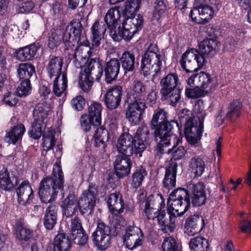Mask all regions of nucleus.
<instances>
[{
  "label": "nucleus",
  "mask_w": 251,
  "mask_h": 251,
  "mask_svg": "<svg viewBox=\"0 0 251 251\" xmlns=\"http://www.w3.org/2000/svg\"><path fill=\"white\" fill-rule=\"evenodd\" d=\"M189 166L195 176H200L204 171L205 163L201 156L196 155L190 159Z\"/></svg>",
  "instance_id": "39"
},
{
  "label": "nucleus",
  "mask_w": 251,
  "mask_h": 251,
  "mask_svg": "<svg viewBox=\"0 0 251 251\" xmlns=\"http://www.w3.org/2000/svg\"><path fill=\"white\" fill-rule=\"evenodd\" d=\"M177 164L172 163L166 169V173L163 180L164 188L169 191L174 188L176 184Z\"/></svg>",
  "instance_id": "29"
},
{
  "label": "nucleus",
  "mask_w": 251,
  "mask_h": 251,
  "mask_svg": "<svg viewBox=\"0 0 251 251\" xmlns=\"http://www.w3.org/2000/svg\"><path fill=\"white\" fill-rule=\"evenodd\" d=\"M147 175V172L144 169L142 168L136 170L132 175L131 186L135 188L140 187Z\"/></svg>",
  "instance_id": "56"
},
{
  "label": "nucleus",
  "mask_w": 251,
  "mask_h": 251,
  "mask_svg": "<svg viewBox=\"0 0 251 251\" xmlns=\"http://www.w3.org/2000/svg\"><path fill=\"white\" fill-rule=\"evenodd\" d=\"M95 67H97L98 69V74H95L97 76L96 79L98 80L102 75V69L100 66L99 58L91 59L89 62L87 61L85 64H84L82 67L79 69H80V72H83L84 74L91 75L95 74L94 69Z\"/></svg>",
  "instance_id": "32"
},
{
  "label": "nucleus",
  "mask_w": 251,
  "mask_h": 251,
  "mask_svg": "<svg viewBox=\"0 0 251 251\" xmlns=\"http://www.w3.org/2000/svg\"><path fill=\"white\" fill-rule=\"evenodd\" d=\"M122 67L125 72L133 71L136 64L135 55L128 51H125L120 58Z\"/></svg>",
  "instance_id": "42"
},
{
  "label": "nucleus",
  "mask_w": 251,
  "mask_h": 251,
  "mask_svg": "<svg viewBox=\"0 0 251 251\" xmlns=\"http://www.w3.org/2000/svg\"><path fill=\"white\" fill-rule=\"evenodd\" d=\"M123 89L120 86H116L107 90L104 97V102L109 109H114L120 104Z\"/></svg>",
  "instance_id": "16"
},
{
  "label": "nucleus",
  "mask_w": 251,
  "mask_h": 251,
  "mask_svg": "<svg viewBox=\"0 0 251 251\" xmlns=\"http://www.w3.org/2000/svg\"><path fill=\"white\" fill-rule=\"evenodd\" d=\"M201 18H196L198 24H205L209 22L213 16L214 12L211 7L203 5L199 6Z\"/></svg>",
  "instance_id": "49"
},
{
  "label": "nucleus",
  "mask_w": 251,
  "mask_h": 251,
  "mask_svg": "<svg viewBox=\"0 0 251 251\" xmlns=\"http://www.w3.org/2000/svg\"><path fill=\"white\" fill-rule=\"evenodd\" d=\"M188 189L190 192L191 195L205 193V186L204 184L202 182L190 184Z\"/></svg>",
  "instance_id": "63"
},
{
  "label": "nucleus",
  "mask_w": 251,
  "mask_h": 251,
  "mask_svg": "<svg viewBox=\"0 0 251 251\" xmlns=\"http://www.w3.org/2000/svg\"><path fill=\"white\" fill-rule=\"evenodd\" d=\"M92 52V49L88 46L83 44L79 45L75 49L72 58L75 67L78 69L85 64Z\"/></svg>",
  "instance_id": "18"
},
{
  "label": "nucleus",
  "mask_w": 251,
  "mask_h": 251,
  "mask_svg": "<svg viewBox=\"0 0 251 251\" xmlns=\"http://www.w3.org/2000/svg\"><path fill=\"white\" fill-rule=\"evenodd\" d=\"M162 57L155 45L150 44L147 50L142 55L141 60V72L145 75L152 74L156 75L161 70Z\"/></svg>",
  "instance_id": "5"
},
{
  "label": "nucleus",
  "mask_w": 251,
  "mask_h": 251,
  "mask_svg": "<svg viewBox=\"0 0 251 251\" xmlns=\"http://www.w3.org/2000/svg\"><path fill=\"white\" fill-rule=\"evenodd\" d=\"M154 199L152 196H149L147 200L143 201L144 214L149 219L153 220L157 216L160 211L159 202Z\"/></svg>",
  "instance_id": "22"
},
{
  "label": "nucleus",
  "mask_w": 251,
  "mask_h": 251,
  "mask_svg": "<svg viewBox=\"0 0 251 251\" xmlns=\"http://www.w3.org/2000/svg\"><path fill=\"white\" fill-rule=\"evenodd\" d=\"M25 132V128L22 124H19L11 127L6 132L4 137V141L8 144L15 145L21 141Z\"/></svg>",
  "instance_id": "24"
},
{
  "label": "nucleus",
  "mask_w": 251,
  "mask_h": 251,
  "mask_svg": "<svg viewBox=\"0 0 251 251\" xmlns=\"http://www.w3.org/2000/svg\"><path fill=\"white\" fill-rule=\"evenodd\" d=\"M82 29L81 23L75 21L71 22L66 26L63 36L60 30H54L49 38L48 47L51 49H54L60 44L62 39L66 46L74 47L80 41Z\"/></svg>",
  "instance_id": "3"
},
{
  "label": "nucleus",
  "mask_w": 251,
  "mask_h": 251,
  "mask_svg": "<svg viewBox=\"0 0 251 251\" xmlns=\"http://www.w3.org/2000/svg\"><path fill=\"white\" fill-rule=\"evenodd\" d=\"M120 67V63L117 59H113L106 63L104 70L106 82L111 83L116 79Z\"/></svg>",
  "instance_id": "27"
},
{
  "label": "nucleus",
  "mask_w": 251,
  "mask_h": 251,
  "mask_svg": "<svg viewBox=\"0 0 251 251\" xmlns=\"http://www.w3.org/2000/svg\"><path fill=\"white\" fill-rule=\"evenodd\" d=\"M143 240V235L140 229L135 226L126 228L123 237L126 248L133 250L141 246Z\"/></svg>",
  "instance_id": "12"
},
{
  "label": "nucleus",
  "mask_w": 251,
  "mask_h": 251,
  "mask_svg": "<svg viewBox=\"0 0 251 251\" xmlns=\"http://www.w3.org/2000/svg\"><path fill=\"white\" fill-rule=\"evenodd\" d=\"M13 186L8 170L3 167L0 171V190L9 191Z\"/></svg>",
  "instance_id": "44"
},
{
  "label": "nucleus",
  "mask_w": 251,
  "mask_h": 251,
  "mask_svg": "<svg viewBox=\"0 0 251 251\" xmlns=\"http://www.w3.org/2000/svg\"><path fill=\"white\" fill-rule=\"evenodd\" d=\"M129 156H117L114 163L115 174L119 177H123L129 175L131 168V162Z\"/></svg>",
  "instance_id": "19"
},
{
  "label": "nucleus",
  "mask_w": 251,
  "mask_h": 251,
  "mask_svg": "<svg viewBox=\"0 0 251 251\" xmlns=\"http://www.w3.org/2000/svg\"><path fill=\"white\" fill-rule=\"evenodd\" d=\"M156 200L159 202L160 204V211L156 217L158 225L165 233L173 232L176 227V224L178 221L177 216H175L174 214H172L168 211L169 215V218H168L165 211L162 210L165 206V202L161 194L157 195Z\"/></svg>",
  "instance_id": "9"
},
{
  "label": "nucleus",
  "mask_w": 251,
  "mask_h": 251,
  "mask_svg": "<svg viewBox=\"0 0 251 251\" xmlns=\"http://www.w3.org/2000/svg\"><path fill=\"white\" fill-rule=\"evenodd\" d=\"M180 63L182 68L186 72L190 73L201 69L206 60L198 50L191 49L182 54Z\"/></svg>",
  "instance_id": "7"
},
{
  "label": "nucleus",
  "mask_w": 251,
  "mask_h": 251,
  "mask_svg": "<svg viewBox=\"0 0 251 251\" xmlns=\"http://www.w3.org/2000/svg\"><path fill=\"white\" fill-rule=\"evenodd\" d=\"M50 107V101H43L37 104L33 111L34 120L44 122L49 115Z\"/></svg>",
  "instance_id": "34"
},
{
  "label": "nucleus",
  "mask_w": 251,
  "mask_h": 251,
  "mask_svg": "<svg viewBox=\"0 0 251 251\" xmlns=\"http://www.w3.org/2000/svg\"><path fill=\"white\" fill-rule=\"evenodd\" d=\"M63 184V173L61 167L56 164L53 166L52 176L44 178L40 182L38 193L42 201L48 203L53 201Z\"/></svg>",
  "instance_id": "2"
},
{
  "label": "nucleus",
  "mask_w": 251,
  "mask_h": 251,
  "mask_svg": "<svg viewBox=\"0 0 251 251\" xmlns=\"http://www.w3.org/2000/svg\"><path fill=\"white\" fill-rule=\"evenodd\" d=\"M149 129L147 126L142 125L136 131L135 142L138 146L137 151H143L146 148L149 139Z\"/></svg>",
  "instance_id": "28"
},
{
  "label": "nucleus",
  "mask_w": 251,
  "mask_h": 251,
  "mask_svg": "<svg viewBox=\"0 0 251 251\" xmlns=\"http://www.w3.org/2000/svg\"><path fill=\"white\" fill-rule=\"evenodd\" d=\"M177 138L179 139V142L176 145L174 144L173 140L171 141L170 144L167 147H164L163 148L165 150L164 152H160L157 149V151L161 154L164 153H170L172 150V158L175 160H178L182 159L186 153V150L183 146H179L176 149V147L179 144L181 141L180 137Z\"/></svg>",
  "instance_id": "36"
},
{
  "label": "nucleus",
  "mask_w": 251,
  "mask_h": 251,
  "mask_svg": "<svg viewBox=\"0 0 251 251\" xmlns=\"http://www.w3.org/2000/svg\"><path fill=\"white\" fill-rule=\"evenodd\" d=\"M110 228L104 223L98 222L97 226L92 234V239L94 244L100 250L104 251L108 248L110 244Z\"/></svg>",
  "instance_id": "10"
},
{
  "label": "nucleus",
  "mask_w": 251,
  "mask_h": 251,
  "mask_svg": "<svg viewBox=\"0 0 251 251\" xmlns=\"http://www.w3.org/2000/svg\"><path fill=\"white\" fill-rule=\"evenodd\" d=\"M102 109L101 105L98 102H93L88 107V116L91 118L96 126H100L101 124Z\"/></svg>",
  "instance_id": "43"
},
{
  "label": "nucleus",
  "mask_w": 251,
  "mask_h": 251,
  "mask_svg": "<svg viewBox=\"0 0 251 251\" xmlns=\"http://www.w3.org/2000/svg\"><path fill=\"white\" fill-rule=\"evenodd\" d=\"M189 247L191 251H207L208 242L206 239L197 236L191 239Z\"/></svg>",
  "instance_id": "47"
},
{
  "label": "nucleus",
  "mask_w": 251,
  "mask_h": 251,
  "mask_svg": "<svg viewBox=\"0 0 251 251\" xmlns=\"http://www.w3.org/2000/svg\"><path fill=\"white\" fill-rule=\"evenodd\" d=\"M62 214L67 218L74 215L78 208L77 201L74 194L69 195L63 201L61 205Z\"/></svg>",
  "instance_id": "26"
},
{
  "label": "nucleus",
  "mask_w": 251,
  "mask_h": 251,
  "mask_svg": "<svg viewBox=\"0 0 251 251\" xmlns=\"http://www.w3.org/2000/svg\"><path fill=\"white\" fill-rule=\"evenodd\" d=\"M121 15L117 7L110 8L108 10L104 18V21L109 28V31L110 29L116 28L120 22Z\"/></svg>",
  "instance_id": "38"
},
{
  "label": "nucleus",
  "mask_w": 251,
  "mask_h": 251,
  "mask_svg": "<svg viewBox=\"0 0 251 251\" xmlns=\"http://www.w3.org/2000/svg\"><path fill=\"white\" fill-rule=\"evenodd\" d=\"M107 25L103 22H96L91 27L93 45L98 47L103 38Z\"/></svg>",
  "instance_id": "33"
},
{
  "label": "nucleus",
  "mask_w": 251,
  "mask_h": 251,
  "mask_svg": "<svg viewBox=\"0 0 251 251\" xmlns=\"http://www.w3.org/2000/svg\"><path fill=\"white\" fill-rule=\"evenodd\" d=\"M71 249V241L65 233H60L55 236L53 241L54 251H70Z\"/></svg>",
  "instance_id": "35"
},
{
  "label": "nucleus",
  "mask_w": 251,
  "mask_h": 251,
  "mask_svg": "<svg viewBox=\"0 0 251 251\" xmlns=\"http://www.w3.org/2000/svg\"><path fill=\"white\" fill-rule=\"evenodd\" d=\"M46 125L44 122H39L34 120L29 134L30 137L35 139H38L45 128Z\"/></svg>",
  "instance_id": "53"
},
{
  "label": "nucleus",
  "mask_w": 251,
  "mask_h": 251,
  "mask_svg": "<svg viewBox=\"0 0 251 251\" xmlns=\"http://www.w3.org/2000/svg\"><path fill=\"white\" fill-rule=\"evenodd\" d=\"M126 17V20L123 22L131 26L133 30H135L136 32L142 29L144 22L142 16L138 14Z\"/></svg>",
  "instance_id": "51"
},
{
  "label": "nucleus",
  "mask_w": 251,
  "mask_h": 251,
  "mask_svg": "<svg viewBox=\"0 0 251 251\" xmlns=\"http://www.w3.org/2000/svg\"><path fill=\"white\" fill-rule=\"evenodd\" d=\"M53 79V92L57 97L61 96L67 87L68 80L66 74H62L61 76H55Z\"/></svg>",
  "instance_id": "40"
},
{
  "label": "nucleus",
  "mask_w": 251,
  "mask_h": 251,
  "mask_svg": "<svg viewBox=\"0 0 251 251\" xmlns=\"http://www.w3.org/2000/svg\"><path fill=\"white\" fill-rule=\"evenodd\" d=\"M70 232L71 237L75 244L82 246L87 243V236L84 233L81 220L77 217L71 221Z\"/></svg>",
  "instance_id": "15"
},
{
  "label": "nucleus",
  "mask_w": 251,
  "mask_h": 251,
  "mask_svg": "<svg viewBox=\"0 0 251 251\" xmlns=\"http://www.w3.org/2000/svg\"><path fill=\"white\" fill-rule=\"evenodd\" d=\"M168 211L175 216L178 217L183 215L188 210L190 205L189 199L184 200L168 201Z\"/></svg>",
  "instance_id": "23"
},
{
  "label": "nucleus",
  "mask_w": 251,
  "mask_h": 251,
  "mask_svg": "<svg viewBox=\"0 0 251 251\" xmlns=\"http://www.w3.org/2000/svg\"><path fill=\"white\" fill-rule=\"evenodd\" d=\"M151 82L143 83L140 81L135 82L130 92V95L134 101L145 102V96L150 87Z\"/></svg>",
  "instance_id": "30"
},
{
  "label": "nucleus",
  "mask_w": 251,
  "mask_h": 251,
  "mask_svg": "<svg viewBox=\"0 0 251 251\" xmlns=\"http://www.w3.org/2000/svg\"><path fill=\"white\" fill-rule=\"evenodd\" d=\"M197 79V85L202 90L210 88L213 80L210 74L203 72L198 74Z\"/></svg>",
  "instance_id": "54"
},
{
  "label": "nucleus",
  "mask_w": 251,
  "mask_h": 251,
  "mask_svg": "<svg viewBox=\"0 0 251 251\" xmlns=\"http://www.w3.org/2000/svg\"><path fill=\"white\" fill-rule=\"evenodd\" d=\"M208 92V90H202L198 85L193 88H186L185 90L186 97L192 99L203 97Z\"/></svg>",
  "instance_id": "57"
},
{
  "label": "nucleus",
  "mask_w": 251,
  "mask_h": 251,
  "mask_svg": "<svg viewBox=\"0 0 251 251\" xmlns=\"http://www.w3.org/2000/svg\"><path fill=\"white\" fill-rule=\"evenodd\" d=\"M15 235L19 241L25 242L32 237L33 231L28 227L17 224L15 227Z\"/></svg>",
  "instance_id": "45"
},
{
  "label": "nucleus",
  "mask_w": 251,
  "mask_h": 251,
  "mask_svg": "<svg viewBox=\"0 0 251 251\" xmlns=\"http://www.w3.org/2000/svg\"><path fill=\"white\" fill-rule=\"evenodd\" d=\"M80 125L83 131L87 132L89 131L92 125L96 126L93 123V121L87 114L82 115L80 120Z\"/></svg>",
  "instance_id": "62"
},
{
  "label": "nucleus",
  "mask_w": 251,
  "mask_h": 251,
  "mask_svg": "<svg viewBox=\"0 0 251 251\" xmlns=\"http://www.w3.org/2000/svg\"><path fill=\"white\" fill-rule=\"evenodd\" d=\"M140 0H127L125 2L124 14L126 17L131 16L137 12L140 7Z\"/></svg>",
  "instance_id": "50"
},
{
  "label": "nucleus",
  "mask_w": 251,
  "mask_h": 251,
  "mask_svg": "<svg viewBox=\"0 0 251 251\" xmlns=\"http://www.w3.org/2000/svg\"><path fill=\"white\" fill-rule=\"evenodd\" d=\"M116 146L119 153L126 156H130L133 154H140L142 152L137 151V145L132 135L128 133L123 134L119 137Z\"/></svg>",
  "instance_id": "11"
},
{
  "label": "nucleus",
  "mask_w": 251,
  "mask_h": 251,
  "mask_svg": "<svg viewBox=\"0 0 251 251\" xmlns=\"http://www.w3.org/2000/svg\"><path fill=\"white\" fill-rule=\"evenodd\" d=\"M146 107L145 102L133 101L128 104L126 110V118L131 124H137L141 120V115Z\"/></svg>",
  "instance_id": "14"
},
{
  "label": "nucleus",
  "mask_w": 251,
  "mask_h": 251,
  "mask_svg": "<svg viewBox=\"0 0 251 251\" xmlns=\"http://www.w3.org/2000/svg\"><path fill=\"white\" fill-rule=\"evenodd\" d=\"M58 207L50 204L47 208L44 217V225L47 229H52L56 225L57 219Z\"/></svg>",
  "instance_id": "31"
},
{
  "label": "nucleus",
  "mask_w": 251,
  "mask_h": 251,
  "mask_svg": "<svg viewBox=\"0 0 251 251\" xmlns=\"http://www.w3.org/2000/svg\"><path fill=\"white\" fill-rule=\"evenodd\" d=\"M200 53L205 57L212 58L220 51L221 43L216 39L206 38L198 45Z\"/></svg>",
  "instance_id": "13"
},
{
  "label": "nucleus",
  "mask_w": 251,
  "mask_h": 251,
  "mask_svg": "<svg viewBox=\"0 0 251 251\" xmlns=\"http://www.w3.org/2000/svg\"><path fill=\"white\" fill-rule=\"evenodd\" d=\"M242 107V104L240 100H234L229 105L226 114V118L231 121H235L240 116Z\"/></svg>",
  "instance_id": "48"
},
{
  "label": "nucleus",
  "mask_w": 251,
  "mask_h": 251,
  "mask_svg": "<svg viewBox=\"0 0 251 251\" xmlns=\"http://www.w3.org/2000/svg\"><path fill=\"white\" fill-rule=\"evenodd\" d=\"M179 78L176 73H171L160 80V94L162 100H166L170 105L176 106L181 98V90L177 87Z\"/></svg>",
  "instance_id": "4"
},
{
  "label": "nucleus",
  "mask_w": 251,
  "mask_h": 251,
  "mask_svg": "<svg viewBox=\"0 0 251 251\" xmlns=\"http://www.w3.org/2000/svg\"><path fill=\"white\" fill-rule=\"evenodd\" d=\"M55 131L52 130L48 131L45 133L42 143L44 151H48L54 147L55 143Z\"/></svg>",
  "instance_id": "55"
},
{
  "label": "nucleus",
  "mask_w": 251,
  "mask_h": 251,
  "mask_svg": "<svg viewBox=\"0 0 251 251\" xmlns=\"http://www.w3.org/2000/svg\"><path fill=\"white\" fill-rule=\"evenodd\" d=\"M162 249L163 251H179L176 240L171 236L164 238Z\"/></svg>",
  "instance_id": "58"
},
{
  "label": "nucleus",
  "mask_w": 251,
  "mask_h": 251,
  "mask_svg": "<svg viewBox=\"0 0 251 251\" xmlns=\"http://www.w3.org/2000/svg\"><path fill=\"white\" fill-rule=\"evenodd\" d=\"M178 117L181 123H185L184 133L187 141L190 144L196 146L203 132V124L200 122L199 126L195 125L193 122L195 117H192V112L186 108L180 111Z\"/></svg>",
  "instance_id": "6"
},
{
  "label": "nucleus",
  "mask_w": 251,
  "mask_h": 251,
  "mask_svg": "<svg viewBox=\"0 0 251 251\" xmlns=\"http://www.w3.org/2000/svg\"><path fill=\"white\" fill-rule=\"evenodd\" d=\"M97 194V187L93 184H90L88 189L83 192L79 200L77 201L78 208L81 214H93L98 200Z\"/></svg>",
  "instance_id": "8"
},
{
  "label": "nucleus",
  "mask_w": 251,
  "mask_h": 251,
  "mask_svg": "<svg viewBox=\"0 0 251 251\" xmlns=\"http://www.w3.org/2000/svg\"><path fill=\"white\" fill-rule=\"evenodd\" d=\"M203 226V220L201 217L197 215L190 216L185 221V233L189 236H193L199 233Z\"/></svg>",
  "instance_id": "20"
},
{
  "label": "nucleus",
  "mask_w": 251,
  "mask_h": 251,
  "mask_svg": "<svg viewBox=\"0 0 251 251\" xmlns=\"http://www.w3.org/2000/svg\"><path fill=\"white\" fill-rule=\"evenodd\" d=\"M18 202L20 205H26L30 204L33 198V191L28 181H23L16 190Z\"/></svg>",
  "instance_id": "17"
},
{
  "label": "nucleus",
  "mask_w": 251,
  "mask_h": 251,
  "mask_svg": "<svg viewBox=\"0 0 251 251\" xmlns=\"http://www.w3.org/2000/svg\"><path fill=\"white\" fill-rule=\"evenodd\" d=\"M136 33L135 30H133L129 25L126 24L124 22H122V26H119L118 30L116 28L110 29V36L115 41H119L122 39L129 40L133 35Z\"/></svg>",
  "instance_id": "21"
},
{
  "label": "nucleus",
  "mask_w": 251,
  "mask_h": 251,
  "mask_svg": "<svg viewBox=\"0 0 251 251\" xmlns=\"http://www.w3.org/2000/svg\"><path fill=\"white\" fill-rule=\"evenodd\" d=\"M93 85L92 76L80 72L78 77V85L79 88L85 92L90 90Z\"/></svg>",
  "instance_id": "52"
},
{
  "label": "nucleus",
  "mask_w": 251,
  "mask_h": 251,
  "mask_svg": "<svg viewBox=\"0 0 251 251\" xmlns=\"http://www.w3.org/2000/svg\"><path fill=\"white\" fill-rule=\"evenodd\" d=\"M157 93L156 85L153 82H151V84H150V87L147 91L146 97V100L151 106H152L156 103Z\"/></svg>",
  "instance_id": "59"
},
{
  "label": "nucleus",
  "mask_w": 251,
  "mask_h": 251,
  "mask_svg": "<svg viewBox=\"0 0 251 251\" xmlns=\"http://www.w3.org/2000/svg\"><path fill=\"white\" fill-rule=\"evenodd\" d=\"M189 199L187 191L184 188H178L173 191L170 195L168 200H184Z\"/></svg>",
  "instance_id": "60"
},
{
  "label": "nucleus",
  "mask_w": 251,
  "mask_h": 251,
  "mask_svg": "<svg viewBox=\"0 0 251 251\" xmlns=\"http://www.w3.org/2000/svg\"><path fill=\"white\" fill-rule=\"evenodd\" d=\"M167 118L168 113L164 110L159 109L154 112L151 122V127L154 130L155 139L159 141L157 149L161 152L165 151L163 148L168 146L171 141L173 140L176 145L179 141L177 136L172 133L174 126H178L177 123L173 120L168 122Z\"/></svg>",
  "instance_id": "1"
},
{
  "label": "nucleus",
  "mask_w": 251,
  "mask_h": 251,
  "mask_svg": "<svg viewBox=\"0 0 251 251\" xmlns=\"http://www.w3.org/2000/svg\"><path fill=\"white\" fill-rule=\"evenodd\" d=\"M17 93L20 96H26L30 94L31 86L29 80H23L17 89Z\"/></svg>",
  "instance_id": "61"
},
{
  "label": "nucleus",
  "mask_w": 251,
  "mask_h": 251,
  "mask_svg": "<svg viewBox=\"0 0 251 251\" xmlns=\"http://www.w3.org/2000/svg\"><path fill=\"white\" fill-rule=\"evenodd\" d=\"M40 48L39 44H33L17 50L14 54L18 60L24 61L32 59Z\"/></svg>",
  "instance_id": "25"
},
{
  "label": "nucleus",
  "mask_w": 251,
  "mask_h": 251,
  "mask_svg": "<svg viewBox=\"0 0 251 251\" xmlns=\"http://www.w3.org/2000/svg\"><path fill=\"white\" fill-rule=\"evenodd\" d=\"M62 64V59L60 57H54L50 59L47 65V70L50 79H53L55 76H61Z\"/></svg>",
  "instance_id": "37"
},
{
  "label": "nucleus",
  "mask_w": 251,
  "mask_h": 251,
  "mask_svg": "<svg viewBox=\"0 0 251 251\" xmlns=\"http://www.w3.org/2000/svg\"><path fill=\"white\" fill-rule=\"evenodd\" d=\"M71 104L74 109L81 111L85 105V101L83 97L79 95L72 99Z\"/></svg>",
  "instance_id": "64"
},
{
  "label": "nucleus",
  "mask_w": 251,
  "mask_h": 251,
  "mask_svg": "<svg viewBox=\"0 0 251 251\" xmlns=\"http://www.w3.org/2000/svg\"><path fill=\"white\" fill-rule=\"evenodd\" d=\"M107 204L110 210L113 212L114 211L122 212L124 208V201L119 193L111 194L108 199Z\"/></svg>",
  "instance_id": "41"
},
{
  "label": "nucleus",
  "mask_w": 251,
  "mask_h": 251,
  "mask_svg": "<svg viewBox=\"0 0 251 251\" xmlns=\"http://www.w3.org/2000/svg\"><path fill=\"white\" fill-rule=\"evenodd\" d=\"M35 72L34 66L29 63H21L17 69L19 77L24 80H29Z\"/></svg>",
  "instance_id": "46"
}]
</instances>
